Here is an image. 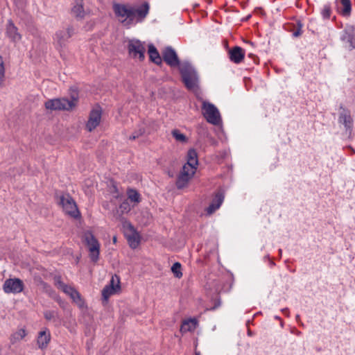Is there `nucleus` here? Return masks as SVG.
Segmentation results:
<instances>
[{
	"instance_id": "nucleus-1",
	"label": "nucleus",
	"mask_w": 355,
	"mask_h": 355,
	"mask_svg": "<svg viewBox=\"0 0 355 355\" xmlns=\"http://www.w3.org/2000/svg\"><path fill=\"white\" fill-rule=\"evenodd\" d=\"M182 80L189 90H196L199 87V77L196 70L188 62H182L179 68Z\"/></svg>"
},
{
	"instance_id": "nucleus-2",
	"label": "nucleus",
	"mask_w": 355,
	"mask_h": 355,
	"mask_svg": "<svg viewBox=\"0 0 355 355\" xmlns=\"http://www.w3.org/2000/svg\"><path fill=\"white\" fill-rule=\"evenodd\" d=\"M58 204L62 207L63 211L71 218L79 219L81 218L78 206L69 193L57 194Z\"/></svg>"
},
{
	"instance_id": "nucleus-3",
	"label": "nucleus",
	"mask_w": 355,
	"mask_h": 355,
	"mask_svg": "<svg viewBox=\"0 0 355 355\" xmlns=\"http://www.w3.org/2000/svg\"><path fill=\"white\" fill-rule=\"evenodd\" d=\"M84 241L87 246L89 252V256L92 261L96 262L99 257L100 243L92 234L87 231L83 235Z\"/></svg>"
},
{
	"instance_id": "nucleus-4",
	"label": "nucleus",
	"mask_w": 355,
	"mask_h": 355,
	"mask_svg": "<svg viewBox=\"0 0 355 355\" xmlns=\"http://www.w3.org/2000/svg\"><path fill=\"white\" fill-rule=\"evenodd\" d=\"M202 114L207 121L213 125H218L220 121V115L217 107L212 103L203 101L202 106Z\"/></svg>"
},
{
	"instance_id": "nucleus-5",
	"label": "nucleus",
	"mask_w": 355,
	"mask_h": 355,
	"mask_svg": "<svg viewBox=\"0 0 355 355\" xmlns=\"http://www.w3.org/2000/svg\"><path fill=\"white\" fill-rule=\"evenodd\" d=\"M114 14L118 17H121L123 19L121 21L126 25L131 24L133 21V12L132 6L125 4L115 3L113 6Z\"/></svg>"
},
{
	"instance_id": "nucleus-6",
	"label": "nucleus",
	"mask_w": 355,
	"mask_h": 355,
	"mask_svg": "<svg viewBox=\"0 0 355 355\" xmlns=\"http://www.w3.org/2000/svg\"><path fill=\"white\" fill-rule=\"evenodd\" d=\"M44 105L50 110H69L74 107L73 103L65 98L48 100Z\"/></svg>"
},
{
	"instance_id": "nucleus-7",
	"label": "nucleus",
	"mask_w": 355,
	"mask_h": 355,
	"mask_svg": "<svg viewBox=\"0 0 355 355\" xmlns=\"http://www.w3.org/2000/svg\"><path fill=\"white\" fill-rule=\"evenodd\" d=\"M163 60L171 67L180 68V62L176 51L171 46L165 47L162 51Z\"/></svg>"
},
{
	"instance_id": "nucleus-8",
	"label": "nucleus",
	"mask_w": 355,
	"mask_h": 355,
	"mask_svg": "<svg viewBox=\"0 0 355 355\" xmlns=\"http://www.w3.org/2000/svg\"><path fill=\"white\" fill-rule=\"evenodd\" d=\"M128 53L134 58H138L143 60L145 58L146 49L139 40H130L128 44Z\"/></svg>"
},
{
	"instance_id": "nucleus-9",
	"label": "nucleus",
	"mask_w": 355,
	"mask_h": 355,
	"mask_svg": "<svg viewBox=\"0 0 355 355\" xmlns=\"http://www.w3.org/2000/svg\"><path fill=\"white\" fill-rule=\"evenodd\" d=\"M24 284L19 278L8 279L5 281L3 288L6 293H19L24 290Z\"/></svg>"
},
{
	"instance_id": "nucleus-10",
	"label": "nucleus",
	"mask_w": 355,
	"mask_h": 355,
	"mask_svg": "<svg viewBox=\"0 0 355 355\" xmlns=\"http://www.w3.org/2000/svg\"><path fill=\"white\" fill-rule=\"evenodd\" d=\"M340 110L338 122L344 125L346 132L350 135L353 128V119L350 111L344 108L342 105L340 107Z\"/></svg>"
},
{
	"instance_id": "nucleus-11",
	"label": "nucleus",
	"mask_w": 355,
	"mask_h": 355,
	"mask_svg": "<svg viewBox=\"0 0 355 355\" xmlns=\"http://www.w3.org/2000/svg\"><path fill=\"white\" fill-rule=\"evenodd\" d=\"M102 110L100 107L93 109L90 113L86 124V128L89 132L94 130L100 123Z\"/></svg>"
},
{
	"instance_id": "nucleus-12",
	"label": "nucleus",
	"mask_w": 355,
	"mask_h": 355,
	"mask_svg": "<svg viewBox=\"0 0 355 355\" xmlns=\"http://www.w3.org/2000/svg\"><path fill=\"white\" fill-rule=\"evenodd\" d=\"M123 226V227H127L130 231V234L127 235L126 237L130 247L132 249H135L139 244L140 236L135 230L134 226L128 220H125Z\"/></svg>"
},
{
	"instance_id": "nucleus-13",
	"label": "nucleus",
	"mask_w": 355,
	"mask_h": 355,
	"mask_svg": "<svg viewBox=\"0 0 355 355\" xmlns=\"http://www.w3.org/2000/svg\"><path fill=\"white\" fill-rule=\"evenodd\" d=\"M74 29L72 26L67 27L65 30H60L56 32L55 40L60 47L66 46L68 40L73 35Z\"/></svg>"
},
{
	"instance_id": "nucleus-14",
	"label": "nucleus",
	"mask_w": 355,
	"mask_h": 355,
	"mask_svg": "<svg viewBox=\"0 0 355 355\" xmlns=\"http://www.w3.org/2000/svg\"><path fill=\"white\" fill-rule=\"evenodd\" d=\"M131 210L130 205L128 199H125L119 206L113 210V216L116 220H119L124 225V221L127 220L123 214H128Z\"/></svg>"
},
{
	"instance_id": "nucleus-15",
	"label": "nucleus",
	"mask_w": 355,
	"mask_h": 355,
	"mask_svg": "<svg viewBox=\"0 0 355 355\" xmlns=\"http://www.w3.org/2000/svg\"><path fill=\"white\" fill-rule=\"evenodd\" d=\"M149 8V4L147 2L144 3L138 8L132 6L133 20L137 18V22H141L148 14Z\"/></svg>"
},
{
	"instance_id": "nucleus-16",
	"label": "nucleus",
	"mask_w": 355,
	"mask_h": 355,
	"mask_svg": "<svg viewBox=\"0 0 355 355\" xmlns=\"http://www.w3.org/2000/svg\"><path fill=\"white\" fill-rule=\"evenodd\" d=\"M228 54L230 60L235 64L242 62L245 58L244 50L239 46H235L230 49Z\"/></svg>"
},
{
	"instance_id": "nucleus-17",
	"label": "nucleus",
	"mask_w": 355,
	"mask_h": 355,
	"mask_svg": "<svg viewBox=\"0 0 355 355\" xmlns=\"http://www.w3.org/2000/svg\"><path fill=\"white\" fill-rule=\"evenodd\" d=\"M224 200V196L220 192H217L213 198L209 206L207 208V212L208 214H212L216 209H218Z\"/></svg>"
},
{
	"instance_id": "nucleus-18",
	"label": "nucleus",
	"mask_w": 355,
	"mask_h": 355,
	"mask_svg": "<svg viewBox=\"0 0 355 355\" xmlns=\"http://www.w3.org/2000/svg\"><path fill=\"white\" fill-rule=\"evenodd\" d=\"M6 35L14 42L21 40V36L18 33L17 28L14 25L11 20H9L6 26Z\"/></svg>"
},
{
	"instance_id": "nucleus-19",
	"label": "nucleus",
	"mask_w": 355,
	"mask_h": 355,
	"mask_svg": "<svg viewBox=\"0 0 355 355\" xmlns=\"http://www.w3.org/2000/svg\"><path fill=\"white\" fill-rule=\"evenodd\" d=\"M62 291L69 295L79 306H83V301L81 299L80 295L74 288L67 286H65V289L62 290Z\"/></svg>"
},
{
	"instance_id": "nucleus-20",
	"label": "nucleus",
	"mask_w": 355,
	"mask_h": 355,
	"mask_svg": "<svg viewBox=\"0 0 355 355\" xmlns=\"http://www.w3.org/2000/svg\"><path fill=\"white\" fill-rule=\"evenodd\" d=\"M71 13L77 19H83L85 15L83 2L75 1V5L71 8Z\"/></svg>"
},
{
	"instance_id": "nucleus-21",
	"label": "nucleus",
	"mask_w": 355,
	"mask_h": 355,
	"mask_svg": "<svg viewBox=\"0 0 355 355\" xmlns=\"http://www.w3.org/2000/svg\"><path fill=\"white\" fill-rule=\"evenodd\" d=\"M148 54L150 61L157 65H161L162 64V58L153 44H150L148 46Z\"/></svg>"
},
{
	"instance_id": "nucleus-22",
	"label": "nucleus",
	"mask_w": 355,
	"mask_h": 355,
	"mask_svg": "<svg viewBox=\"0 0 355 355\" xmlns=\"http://www.w3.org/2000/svg\"><path fill=\"white\" fill-rule=\"evenodd\" d=\"M51 340V335L46 331H42L37 337V345L39 348L44 349L47 347Z\"/></svg>"
},
{
	"instance_id": "nucleus-23",
	"label": "nucleus",
	"mask_w": 355,
	"mask_h": 355,
	"mask_svg": "<svg viewBox=\"0 0 355 355\" xmlns=\"http://www.w3.org/2000/svg\"><path fill=\"white\" fill-rule=\"evenodd\" d=\"M187 164L191 166V169H196L198 164V154L196 150L190 149L187 153Z\"/></svg>"
},
{
	"instance_id": "nucleus-24",
	"label": "nucleus",
	"mask_w": 355,
	"mask_h": 355,
	"mask_svg": "<svg viewBox=\"0 0 355 355\" xmlns=\"http://www.w3.org/2000/svg\"><path fill=\"white\" fill-rule=\"evenodd\" d=\"M191 180L189 176L185 175V174L180 173L177 178L175 185L178 189H182L186 187Z\"/></svg>"
},
{
	"instance_id": "nucleus-25",
	"label": "nucleus",
	"mask_w": 355,
	"mask_h": 355,
	"mask_svg": "<svg viewBox=\"0 0 355 355\" xmlns=\"http://www.w3.org/2000/svg\"><path fill=\"white\" fill-rule=\"evenodd\" d=\"M196 320L193 319L184 320L180 327V331L183 334L191 331L196 328Z\"/></svg>"
},
{
	"instance_id": "nucleus-26",
	"label": "nucleus",
	"mask_w": 355,
	"mask_h": 355,
	"mask_svg": "<svg viewBox=\"0 0 355 355\" xmlns=\"http://www.w3.org/2000/svg\"><path fill=\"white\" fill-rule=\"evenodd\" d=\"M26 336V332L25 329H20L11 335L10 340L12 344H15V343L22 340Z\"/></svg>"
},
{
	"instance_id": "nucleus-27",
	"label": "nucleus",
	"mask_w": 355,
	"mask_h": 355,
	"mask_svg": "<svg viewBox=\"0 0 355 355\" xmlns=\"http://www.w3.org/2000/svg\"><path fill=\"white\" fill-rule=\"evenodd\" d=\"M343 9L340 12L343 16H349L351 13L352 3L350 0H340Z\"/></svg>"
},
{
	"instance_id": "nucleus-28",
	"label": "nucleus",
	"mask_w": 355,
	"mask_h": 355,
	"mask_svg": "<svg viewBox=\"0 0 355 355\" xmlns=\"http://www.w3.org/2000/svg\"><path fill=\"white\" fill-rule=\"evenodd\" d=\"M127 193L128 200H130L136 203H139L141 201L140 194L135 189H129Z\"/></svg>"
},
{
	"instance_id": "nucleus-29",
	"label": "nucleus",
	"mask_w": 355,
	"mask_h": 355,
	"mask_svg": "<svg viewBox=\"0 0 355 355\" xmlns=\"http://www.w3.org/2000/svg\"><path fill=\"white\" fill-rule=\"evenodd\" d=\"M172 136L175 139L176 141L182 142V143H186L188 141L187 137L185 135L182 133L179 130L174 129L171 132Z\"/></svg>"
},
{
	"instance_id": "nucleus-30",
	"label": "nucleus",
	"mask_w": 355,
	"mask_h": 355,
	"mask_svg": "<svg viewBox=\"0 0 355 355\" xmlns=\"http://www.w3.org/2000/svg\"><path fill=\"white\" fill-rule=\"evenodd\" d=\"M343 40L348 44L349 50H352L355 48V37L352 34L345 33L343 37Z\"/></svg>"
},
{
	"instance_id": "nucleus-31",
	"label": "nucleus",
	"mask_w": 355,
	"mask_h": 355,
	"mask_svg": "<svg viewBox=\"0 0 355 355\" xmlns=\"http://www.w3.org/2000/svg\"><path fill=\"white\" fill-rule=\"evenodd\" d=\"M116 292V288L110 287L106 286L102 291L103 299L105 301L108 300L110 295L114 294Z\"/></svg>"
},
{
	"instance_id": "nucleus-32",
	"label": "nucleus",
	"mask_w": 355,
	"mask_h": 355,
	"mask_svg": "<svg viewBox=\"0 0 355 355\" xmlns=\"http://www.w3.org/2000/svg\"><path fill=\"white\" fill-rule=\"evenodd\" d=\"M171 271L175 277L180 279L182 277V272H181V264L179 262H175L173 263L171 267Z\"/></svg>"
},
{
	"instance_id": "nucleus-33",
	"label": "nucleus",
	"mask_w": 355,
	"mask_h": 355,
	"mask_svg": "<svg viewBox=\"0 0 355 355\" xmlns=\"http://www.w3.org/2000/svg\"><path fill=\"white\" fill-rule=\"evenodd\" d=\"M195 171L196 169H191V166L186 164L183 166L180 173L185 174V175L189 176L191 178L195 173Z\"/></svg>"
},
{
	"instance_id": "nucleus-34",
	"label": "nucleus",
	"mask_w": 355,
	"mask_h": 355,
	"mask_svg": "<svg viewBox=\"0 0 355 355\" xmlns=\"http://www.w3.org/2000/svg\"><path fill=\"white\" fill-rule=\"evenodd\" d=\"M108 286L116 288V291L119 290L121 288L119 277L116 275H113Z\"/></svg>"
},
{
	"instance_id": "nucleus-35",
	"label": "nucleus",
	"mask_w": 355,
	"mask_h": 355,
	"mask_svg": "<svg viewBox=\"0 0 355 355\" xmlns=\"http://www.w3.org/2000/svg\"><path fill=\"white\" fill-rule=\"evenodd\" d=\"M5 78V67H4V62L1 55H0V86H2L3 84Z\"/></svg>"
},
{
	"instance_id": "nucleus-36",
	"label": "nucleus",
	"mask_w": 355,
	"mask_h": 355,
	"mask_svg": "<svg viewBox=\"0 0 355 355\" xmlns=\"http://www.w3.org/2000/svg\"><path fill=\"white\" fill-rule=\"evenodd\" d=\"M331 8L329 4H326L324 6L322 11L321 15L323 17L324 19H329L331 16Z\"/></svg>"
},
{
	"instance_id": "nucleus-37",
	"label": "nucleus",
	"mask_w": 355,
	"mask_h": 355,
	"mask_svg": "<svg viewBox=\"0 0 355 355\" xmlns=\"http://www.w3.org/2000/svg\"><path fill=\"white\" fill-rule=\"evenodd\" d=\"M58 316V313L55 311H46L44 312V317L47 320L55 319Z\"/></svg>"
},
{
	"instance_id": "nucleus-38",
	"label": "nucleus",
	"mask_w": 355,
	"mask_h": 355,
	"mask_svg": "<svg viewBox=\"0 0 355 355\" xmlns=\"http://www.w3.org/2000/svg\"><path fill=\"white\" fill-rule=\"evenodd\" d=\"M54 280H55V284L58 286V288L62 289V291L64 290L65 289V286H68V285L65 284L62 281L60 276H55L54 277Z\"/></svg>"
},
{
	"instance_id": "nucleus-39",
	"label": "nucleus",
	"mask_w": 355,
	"mask_h": 355,
	"mask_svg": "<svg viewBox=\"0 0 355 355\" xmlns=\"http://www.w3.org/2000/svg\"><path fill=\"white\" fill-rule=\"evenodd\" d=\"M40 284L42 286V288L44 292L48 293L49 294L51 293V292L52 291V288L49 284L42 280L40 281Z\"/></svg>"
},
{
	"instance_id": "nucleus-40",
	"label": "nucleus",
	"mask_w": 355,
	"mask_h": 355,
	"mask_svg": "<svg viewBox=\"0 0 355 355\" xmlns=\"http://www.w3.org/2000/svg\"><path fill=\"white\" fill-rule=\"evenodd\" d=\"M144 133V130L140 129L138 131L134 132L132 135H130L129 139L130 140H135V139L139 138L140 136H141Z\"/></svg>"
},
{
	"instance_id": "nucleus-41",
	"label": "nucleus",
	"mask_w": 355,
	"mask_h": 355,
	"mask_svg": "<svg viewBox=\"0 0 355 355\" xmlns=\"http://www.w3.org/2000/svg\"><path fill=\"white\" fill-rule=\"evenodd\" d=\"M71 100H69V101H72L75 107L78 99V93L76 92H73V93L71 94Z\"/></svg>"
},
{
	"instance_id": "nucleus-42",
	"label": "nucleus",
	"mask_w": 355,
	"mask_h": 355,
	"mask_svg": "<svg viewBox=\"0 0 355 355\" xmlns=\"http://www.w3.org/2000/svg\"><path fill=\"white\" fill-rule=\"evenodd\" d=\"M220 304H221L220 300L218 299V300H215L214 305L212 307H211L209 309V310L214 311V310L216 309L217 308H218L220 306Z\"/></svg>"
},
{
	"instance_id": "nucleus-43",
	"label": "nucleus",
	"mask_w": 355,
	"mask_h": 355,
	"mask_svg": "<svg viewBox=\"0 0 355 355\" xmlns=\"http://www.w3.org/2000/svg\"><path fill=\"white\" fill-rule=\"evenodd\" d=\"M301 27H302V25L300 24V27L293 33L294 37H298L301 35V33H302Z\"/></svg>"
},
{
	"instance_id": "nucleus-44",
	"label": "nucleus",
	"mask_w": 355,
	"mask_h": 355,
	"mask_svg": "<svg viewBox=\"0 0 355 355\" xmlns=\"http://www.w3.org/2000/svg\"><path fill=\"white\" fill-rule=\"evenodd\" d=\"M113 242H114V243H116V236H114V237H113Z\"/></svg>"
},
{
	"instance_id": "nucleus-45",
	"label": "nucleus",
	"mask_w": 355,
	"mask_h": 355,
	"mask_svg": "<svg viewBox=\"0 0 355 355\" xmlns=\"http://www.w3.org/2000/svg\"><path fill=\"white\" fill-rule=\"evenodd\" d=\"M350 148L352 149V152L354 153V149H352L351 147H350Z\"/></svg>"
},
{
	"instance_id": "nucleus-46",
	"label": "nucleus",
	"mask_w": 355,
	"mask_h": 355,
	"mask_svg": "<svg viewBox=\"0 0 355 355\" xmlns=\"http://www.w3.org/2000/svg\"><path fill=\"white\" fill-rule=\"evenodd\" d=\"M196 355H199L198 354H196Z\"/></svg>"
}]
</instances>
